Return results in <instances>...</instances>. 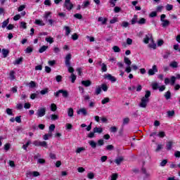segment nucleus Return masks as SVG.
Masks as SVG:
<instances>
[{
    "label": "nucleus",
    "mask_w": 180,
    "mask_h": 180,
    "mask_svg": "<svg viewBox=\"0 0 180 180\" xmlns=\"http://www.w3.org/2000/svg\"><path fill=\"white\" fill-rule=\"evenodd\" d=\"M16 77H15V71L12 70L10 72V79L13 81Z\"/></svg>",
    "instance_id": "38"
},
{
    "label": "nucleus",
    "mask_w": 180,
    "mask_h": 180,
    "mask_svg": "<svg viewBox=\"0 0 180 180\" xmlns=\"http://www.w3.org/2000/svg\"><path fill=\"white\" fill-rule=\"evenodd\" d=\"M68 115L69 116V117H72V116H74V109L72 108H69L68 110Z\"/></svg>",
    "instance_id": "26"
},
{
    "label": "nucleus",
    "mask_w": 180,
    "mask_h": 180,
    "mask_svg": "<svg viewBox=\"0 0 180 180\" xmlns=\"http://www.w3.org/2000/svg\"><path fill=\"white\" fill-rule=\"evenodd\" d=\"M63 8H65L67 11H71L74 8V4L71 3V0H65Z\"/></svg>",
    "instance_id": "4"
},
{
    "label": "nucleus",
    "mask_w": 180,
    "mask_h": 180,
    "mask_svg": "<svg viewBox=\"0 0 180 180\" xmlns=\"http://www.w3.org/2000/svg\"><path fill=\"white\" fill-rule=\"evenodd\" d=\"M47 49H49V46H42L39 50V53H44V51H46V50H47Z\"/></svg>",
    "instance_id": "34"
},
{
    "label": "nucleus",
    "mask_w": 180,
    "mask_h": 180,
    "mask_svg": "<svg viewBox=\"0 0 180 180\" xmlns=\"http://www.w3.org/2000/svg\"><path fill=\"white\" fill-rule=\"evenodd\" d=\"M46 115V108H41L37 110L36 115L37 117H43Z\"/></svg>",
    "instance_id": "7"
},
{
    "label": "nucleus",
    "mask_w": 180,
    "mask_h": 180,
    "mask_svg": "<svg viewBox=\"0 0 180 180\" xmlns=\"http://www.w3.org/2000/svg\"><path fill=\"white\" fill-rule=\"evenodd\" d=\"M89 144L91 147V148H94V149L96 148V146H98V143H96V142H95V141H93V140L89 141Z\"/></svg>",
    "instance_id": "13"
},
{
    "label": "nucleus",
    "mask_w": 180,
    "mask_h": 180,
    "mask_svg": "<svg viewBox=\"0 0 180 180\" xmlns=\"http://www.w3.org/2000/svg\"><path fill=\"white\" fill-rule=\"evenodd\" d=\"M46 41H47L48 43H50V44H51L52 43H54V39H53V37H46L45 39Z\"/></svg>",
    "instance_id": "40"
},
{
    "label": "nucleus",
    "mask_w": 180,
    "mask_h": 180,
    "mask_svg": "<svg viewBox=\"0 0 180 180\" xmlns=\"http://www.w3.org/2000/svg\"><path fill=\"white\" fill-rule=\"evenodd\" d=\"M51 120H58V115H51Z\"/></svg>",
    "instance_id": "53"
},
{
    "label": "nucleus",
    "mask_w": 180,
    "mask_h": 180,
    "mask_svg": "<svg viewBox=\"0 0 180 180\" xmlns=\"http://www.w3.org/2000/svg\"><path fill=\"white\" fill-rule=\"evenodd\" d=\"M49 65H50L51 67H53V65H55L56 64V60H49L48 62Z\"/></svg>",
    "instance_id": "64"
},
{
    "label": "nucleus",
    "mask_w": 180,
    "mask_h": 180,
    "mask_svg": "<svg viewBox=\"0 0 180 180\" xmlns=\"http://www.w3.org/2000/svg\"><path fill=\"white\" fill-rule=\"evenodd\" d=\"M167 113L168 117H173V116H175V111L174 110L167 111Z\"/></svg>",
    "instance_id": "36"
},
{
    "label": "nucleus",
    "mask_w": 180,
    "mask_h": 180,
    "mask_svg": "<svg viewBox=\"0 0 180 180\" xmlns=\"http://www.w3.org/2000/svg\"><path fill=\"white\" fill-rule=\"evenodd\" d=\"M29 86H30V88H35V86H36V82H34V81H31V82L29 83Z\"/></svg>",
    "instance_id": "54"
},
{
    "label": "nucleus",
    "mask_w": 180,
    "mask_h": 180,
    "mask_svg": "<svg viewBox=\"0 0 180 180\" xmlns=\"http://www.w3.org/2000/svg\"><path fill=\"white\" fill-rule=\"evenodd\" d=\"M154 39L153 38V34L148 33L146 35L145 38L143 39V43L145 44H148L149 41H153Z\"/></svg>",
    "instance_id": "5"
},
{
    "label": "nucleus",
    "mask_w": 180,
    "mask_h": 180,
    "mask_svg": "<svg viewBox=\"0 0 180 180\" xmlns=\"http://www.w3.org/2000/svg\"><path fill=\"white\" fill-rule=\"evenodd\" d=\"M20 27H22V29H27L26 22H21L20 25Z\"/></svg>",
    "instance_id": "63"
},
{
    "label": "nucleus",
    "mask_w": 180,
    "mask_h": 180,
    "mask_svg": "<svg viewBox=\"0 0 180 180\" xmlns=\"http://www.w3.org/2000/svg\"><path fill=\"white\" fill-rule=\"evenodd\" d=\"M104 78H107L109 81H111V82H116V77L114 76H112L110 74H107L104 75Z\"/></svg>",
    "instance_id": "8"
},
{
    "label": "nucleus",
    "mask_w": 180,
    "mask_h": 180,
    "mask_svg": "<svg viewBox=\"0 0 180 180\" xmlns=\"http://www.w3.org/2000/svg\"><path fill=\"white\" fill-rule=\"evenodd\" d=\"M55 129H56V125H54L53 124H51V126L49 127V133L54 131Z\"/></svg>",
    "instance_id": "55"
},
{
    "label": "nucleus",
    "mask_w": 180,
    "mask_h": 180,
    "mask_svg": "<svg viewBox=\"0 0 180 180\" xmlns=\"http://www.w3.org/2000/svg\"><path fill=\"white\" fill-rule=\"evenodd\" d=\"M22 61H23V58L21 57V58H19L18 59H16L13 63V64L15 65H19V64H20Z\"/></svg>",
    "instance_id": "25"
},
{
    "label": "nucleus",
    "mask_w": 180,
    "mask_h": 180,
    "mask_svg": "<svg viewBox=\"0 0 180 180\" xmlns=\"http://www.w3.org/2000/svg\"><path fill=\"white\" fill-rule=\"evenodd\" d=\"M60 51H61V49H60V48L56 46L53 48V52L55 53V54H58V53H60Z\"/></svg>",
    "instance_id": "51"
},
{
    "label": "nucleus",
    "mask_w": 180,
    "mask_h": 180,
    "mask_svg": "<svg viewBox=\"0 0 180 180\" xmlns=\"http://www.w3.org/2000/svg\"><path fill=\"white\" fill-rule=\"evenodd\" d=\"M82 85H84V86H91L92 82L90 80H83L82 81Z\"/></svg>",
    "instance_id": "10"
},
{
    "label": "nucleus",
    "mask_w": 180,
    "mask_h": 180,
    "mask_svg": "<svg viewBox=\"0 0 180 180\" xmlns=\"http://www.w3.org/2000/svg\"><path fill=\"white\" fill-rule=\"evenodd\" d=\"M165 98L168 101V99H171V91H168L165 94Z\"/></svg>",
    "instance_id": "39"
},
{
    "label": "nucleus",
    "mask_w": 180,
    "mask_h": 180,
    "mask_svg": "<svg viewBox=\"0 0 180 180\" xmlns=\"http://www.w3.org/2000/svg\"><path fill=\"white\" fill-rule=\"evenodd\" d=\"M32 144V141H28L25 144L22 146L23 150H25V151H27V147Z\"/></svg>",
    "instance_id": "29"
},
{
    "label": "nucleus",
    "mask_w": 180,
    "mask_h": 180,
    "mask_svg": "<svg viewBox=\"0 0 180 180\" xmlns=\"http://www.w3.org/2000/svg\"><path fill=\"white\" fill-rule=\"evenodd\" d=\"M156 72H158V68L155 65H153L152 68L148 71V74L150 76L155 75Z\"/></svg>",
    "instance_id": "6"
},
{
    "label": "nucleus",
    "mask_w": 180,
    "mask_h": 180,
    "mask_svg": "<svg viewBox=\"0 0 180 180\" xmlns=\"http://www.w3.org/2000/svg\"><path fill=\"white\" fill-rule=\"evenodd\" d=\"M53 137V134L51 132H49L43 136L44 140H49V139Z\"/></svg>",
    "instance_id": "20"
},
{
    "label": "nucleus",
    "mask_w": 180,
    "mask_h": 180,
    "mask_svg": "<svg viewBox=\"0 0 180 180\" xmlns=\"http://www.w3.org/2000/svg\"><path fill=\"white\" fill-rule=\"evenodd\" d=\"M162 27H167L169 26V20H165L164 21H162Z\"/></svg>",
    "instance_id": "23"
},
{
    "label": "nucleus",
    "mask_w": 180,
    "mask_h": 180,
    "mask_svg": "<svg viewBox=\"0 0 180 180\" xmlns=\"http://www.w3.org/2000/svg\"><path fill=\"white\" fill-rule=\"evenodd\" d=\"M93 131H94V133H98V134H101V133L103 131V129H102V127H96L93 129Z\"/></svg>",
    "instance_id": "12"
},
{
    "label": "nucleus",
    "mask_w": 180,
    "mask_h": 180,
    "mask_svg": "<svg viewBox=\"0 0 180 180\" xmlns=\"http://www.w3.org/2000/svg\"><path fill=\"white\" fill-rule=\"evenodd\" d=\"M32 175H33L34 176H39L40 175V173H39V172H32L27 174V176H32Z\"/></svg>",
    "instance_id": "18"
},
{
    "label": "nucleus",
    "mask_w": 180,
    "mask_h": 180,
    "mask_svg": "<svg viewBox=\"0 0 180 180\" xmlns=\"http://www.w3.org/2000/svg\"><path fill=\"white\" fill-rule=\"evenodd\" d=\"M87 137L89 139H94V137H95V131H93L91 132H90L88 135H87Z\"/></svg>",
    "instance_id": "49"
},
{
    "label": "nucleus",
    "mask_w": 180,
    "mask_h": 180,
    "mask_svg": "<svg viewBox=\"0 0 180 180\" xmlns=\"http://www.w3.org/2000/svg\"><path fill=\"white\" fill-rule=\"evenodd\" d=\"M112 50L114 53H120L121 51L120 48L118 46H114Z\"/></svg>",
    "instance_id": "37"
},
{
    "label": "nucleus",
    "mask_w": 180,
    "mask_h": 180,
    "mask_svg": "<svg viewBox=\"0 0 180 180\" xmlns=\"http://www.w3.org/2000/svg\"><path fill=\"white\" fill-rule=\"evenodd\" d=\"M101 88L103 91H104V92L108 91V86L105 84H102Z\"/></svg>",
    "instance_id": "56"
},
{
    "label": "nucleus",
    "mask_w": 180,
    "mask_h": 180,
    "mask_svg": "<svg viewBox=\"0 0 180 180\" xmlns=\"http://www.w3.org/2000/svg\"><path fill=\"white\" fill-rule=\"evenodd\" d=\"M35 25H38L39 26H44L46 25L42 20H35L34 22Z\"/></svg>",
    "instance_id": "27"
},
{
    "label": "nucleus",
    "mask_w": 180,
    "mask_h": 180,
    "mask_svg": "<svg viewBox=\"0 0 180 180\" xmlns=\"http://www.w3.org/2000/svg\"><path fill=\"white\" fill-rule=\"evenodd\" d=\"M63 29L65 30V36H70V34L71 33V28L68 26H64Z\"/></svg>",
    "instance_id": "14"
},
{
    "label": "nucleus",
    "mask_w": 180,
    "mask_h": 180,
    "mask_svg": "<svg viewBox=\"0 0 180 180\" xmlns=\"http://www.w3.org/2000/svg\"><path fill=\"white\" fill-rule=\"evenodd\" d=\"M39 147H44L45 148H47V142L40 141Z\"/></svg>",
    "instance_id": "48"
},
{
    "label": "nucleus",
    "mask_w": 180,
    "mask_h": 180,
    "mask_svg": "<svg viewBox=\"0 0 180 180\" xmlns=\"http://www.w3.org/2000/svg\"><path fill=\"white\" fill-rule=\"evenodd\" d=\"M174 9V6L172 4H167L166 6V11H172Z\"/></svg>",
    "instance_id": "45"
},
{
    "label": "nucleus",
    "mask_w": 180,
    "mask_h": 180,
    "mask_svg": "<svg viewBox=\"0 0 180 180\" xmlns=\"http://www.w3.org/2000/svg\"><path fill=\"white\" fill-rule=\"evenodd\" d=\"M2 54L4 58H6V57H8V55L9 54V51L7 49H2Z\"/></svg>",
    "instance_id": "32"
},
{
    "label": "nucleus",
    "mask_w": 180,
    "mask_h": 180,
    "mask_svg": "<svg viewBox=\"0 0 180 180\" xmlns=\"http://www.w3.org/2000/svg\"><path fill=\"white\" fill-rule=\"evenodd\" d=\"M8 25H9V18H8L7 20H4L2 22L1 27H3V29H5V27H6V26H8Z\"/></svg>",
    "instance_id": "31"
},
{
    "label": "nucleus",
    "mask_w": 180,
    "mask_h": 180,
    "mask_svg": "<svg viewBox=\"0 0 180 180\" xmlns=\"http://www.w3.org/2000/svg\"><path fill=\"white\" fill-rule=\"evenodd\" d=\"M153 89H159L160 86H158V83H153L152 84Z\"/></svg>",
    "instance_id": "58"
},
{
    "label": "nucleus",
    "mask_w": 180,
    "mask_h": 180,
    "mask_svg": "<svg viewBox=\"0 0 180 180\" xmlns=\"http://www.w3.org/2000/svg\"><path fill=\"white\" fill-rule=\"evenodd\" d=\"M37 164H40L41 165H44V164H46V160L43 158H38Z\"/></svg>",
    "instance_id": "33"
},
{
    "label": "nucleus",
    "mask_w": 180,
    "mask_h": 180,
    "mask_svg": "<svg viewBox=\"0 0 180 180\" xmlns=\"http://www.w3.org/2000/svg\"><path fill=\"white\" fill-rule=\"evenodd\" d=\"M72 40L75 41V40H78V34L75 33L72 35Z\"/></svg>",
    "instance_id": "60"
},
{
    "label": "nucleus",
    "mask_w": 180,
    "mask_h": 180,
    "mask_svg": "<svg viewBox=\"0 0 180 180\" xmlns=\"http://www.w3.org/2000/svg\"><path fill=\"white\" fill-rule=\"evenodd\" d=\"M81 113L83 116H86V115H88L86 108H80L79 110H77V115H81Z\"/></svg>",
    "instance_id": "9"
},
{
    "label": "nucleus",
    "mask_w": 180,
    "mask_h": 180,
    "mask_svg": "<svg viewBox=\"0 0 180 180\" xmlns=\"http://www.w3.org/2000/svg\"><path fill=\"white\" fill-rule=\"evenodd\" d=\"M175 81H176V77H175V76H172L171 77L170 85H175Z\"/></svg>",
    "instance_id": "46"
},
{
    "label": "nucleus",
    "mask_w": 180,
    "mask_h": 180,
    "mask_svg": "<svg viewBox=\"0 0 180 180\" xmlns=\"http://www.w3.org/2000/svg\"><path fill=\"white\" fill-rule=\"evenodd\" d=\"M123 157H120V158H117L115 160V163L117 164V165H120V164H122V162H123Z\"/></svg>",
    "instance_id": "17"
},
{
    "label": "nucleus",
    "mask_w": 180,
    "mask_h": 180,
    "mask_svg": "<svg viewBox=\"0 0 180 180\" xmlns=\"http://www.w3.org/2000/svg\"><path fill=\"white\" fill-rule=\"evenodd\" d=\"M162 44H164V40L162 39H159L158 41V47H161V46H162Z\"/></svg>",
    "instance_id": "62"
},
{
    "label": "nucleus",
    "mask_w": 180,
    "mask_h": 180,
    "mask_svg": "<svg viewBox=\"0 0 180 180\" xmlns=\"http://www.w3.org/2000/svg\"><path fill=\"white\" fill-rule=\"evenodd\" d=\"M70 78H71L72 83L74 84V82H75V79H77V76L74 75V73H72Z\"/></svg>",
    "instance_id": "50"
},
{
    "label": "nucleus",
    "mask_w": 180,
    "mask_h": 180,
    "mask_svg": "<svg viewBox=\"0 0 180 180\" xmlns=\"http://www.w3.org/2000/svg\"><path fill=\"white\" fill-rule=\"evenodd\" d=\"M51 15V12H46L44 14V19H46V20L47 21V19H49V16H50Z\"/></svg>",
    "instance_id": "57"
},
{
    "label": "nucleus",
    "mask_w": 180,
    "mask_h": 180,
    "mask_svg": "<svg viewBox=\"0 0 180 180\" xmlns=\"http://www.w3.org/2000/svg\"><path fill=\"white\" fill-rule=\"evenodd\" d=\"M72 57V55L71 53H68L66 55L65 58V65L68 68V71L70 72L71 74H73L74 69L72 67H71V58Z\"/></svg>",
    "instance_id": "2"
},
{
    "label": "nucleus",
    "mask_w": 180,
    "mask_h": 180,
    "mask_svg": "<svg viewBox=\"0 0 180 180\" xmlns=\"http://www.w3.org/2000/svg\"><path fill=\"white\" fill-rule=\"evenodd\" d=\"M33 51V48L28 46L26 49H25V53L27 54H30V53H32Z\"/></svg>",
    "instance_id": "47"
},
{
    "label": "nucleus",
    "mask_w": 180,
    "mask_h": 180,
    "mask_svg": "<svg viewBox=\"0 0 180 180\" xmlns=\"http://www.w3.org/2000/svg\"><path fill=\"white\" fill-rule=\"evenodd\" d=\"M137 15H134L133 18L131 20V25H136V23H138L139 20H137Z\"/></svg>",
    "instance_id": "21"
},
{
    "label": "nucleus",
    "mask_w": 180,
    "mask_h": 180,
    "mask_svg": "<svg viewBox=\"0 0 180 180\" xmlns=\"http://www.w3.org/2000/svg\"><path fill=\"white\" fill-rule=\"evenodd\" d=\"M146 22H147V20H146V18H142L138 20V25H146Z\"/></svg>",
    "instance_id": "24"
},
{
    "label": "nucleus",
    "mask_w": 180,
    "mask_h": 180,
    "mask_svg": "<svg viewBox=\"0 0 180 180\" xmlns=\"http://www.w3.org/2000/svg\"><path fill=\"white\" fill-rule=\"evenodd\" d=\"M101 92H102V88L101 86H98L96 88L95 94H96V95H99L101 94Z\"/></svg>",
    "instance_id": "35"
},
{
    "label": "nucleus",
    "mask_w": 180,
    "mask_h": 180,
    "mask_svg": "<svg viewBox=\"0 0 180 180\" xmlns=\"http://www.w3.org/2000/svg\"><path fill=\"white\" fill-rule=\"evenodd\" d=\"M51 112H56L57 110V105L55 103L51 105Z\"/></svg>",
    "instance_id": "41"
},
{
    "label": "nucleus",
    "mask_w": 180,
    "mask_h": 180,
    "mask_svg": "<svg viewBox=\"0 0 180 180\" xmlns=\"http://www.w3.org/2000/svg\"><path fill=\"white\" fill-rule=\"evenodd\" d=\"M87 178H89V179H94V178H95V174H94V172L88 173Z\"/></svg>",
    "instance_id": "43"
},
{
    "label": "nucleus",
    "mask_w": 180,
    "mask_h": 180,
    "mask_svg": "<svg viewBox=\"0 0 180 180\" xmlns=\"http://www.w3.org/2000/svg\"><path fill=\"white\" fill-rule=\"evenodd\" d=\"M167 150H169L171 148H172V141L167 142L166 145Z\"/></svg>",
    "instance_id": "42"
},
{
    "label": "nucleus",
    "mask_w": 180,
    "mask_h": 180,
    "mask_svg": "<svg viewBox=\"0 0 180 180\" xmlns=\"http://www.w3.org/2000/svg\"><path fill=\"white\" fill-rule=\"evenodd\" d=\"M60 94H62V96H63V98H68V91L63 89H60L58 91L55 92L54 96H56V98H58Z\"/></svg>",
    "instance_id": "3"
},
{
    "label": "nucleus",
    "mask_w": 180,
    "mask_h": 180,
    "mask_svg": "<svg viewBox=\"0 0 180 180\" xmlns=\"http://www.w3.org/2000/svg\"><path fill=\"white\" fill-rule=\"evenodd\" d=\"M91 5V2L89 1L86 0L83 2L82 6L83 9H85V8H88Z\"/></svg>",
    "instance_id": "15"
},
{
    "label": "nucleus",
    "mask_w": 180,
    "mask_h": 180,
    "mask_svg": "<svg viewBox=\"0 0 180 180\" xmlns=\"http://www.w3.org/2000/svg\"><path fill=\"white\" fill-rule=\"evenodd\" d=\"M117 176H118V175L117 173L112 174V175L111 176V180H117Z\"/></svg>",
    "instance_id": "59"
},
{
    "label": "nucleus",
    "mask_w": 180,
    "mask_h": 180,
    "mask_svg": "<svg viewBox=\"0 0 180 180\" xmlns=\"http://www.w3.org/2000/svg\"><path fill=\"white\" fill-rule=\"evenodd\" d=\"M110 102V98H109L108 97L104 98L101 101L102 105H105V103H109Z\"/></svg>",
    "instance_id": "28"
},
{
    "label": "nucleus",
    "mask_w": 180,
    "mask_h": 180,
    "mask_svg": "<svg viewBox=\"0 0 180 180\" xmlns=\"http://www.w3.org/2000/svg\"><path fill=\"white\" fill-rule=\"evenodd\" d=\"M151 44H149L148 46L150 49H153V50H155L157 49V44L153 41H150Z\"/></svg>",
    "instance_id": "22"
},
{
    "label": "nucleus",
    "mask_w": 180,
    "mask_h": 180,
    "mask_svg": "<svg viewBox=\"0 0 180 180\" xmlns=\"http://www.w3.org/2000/svg\"><path fill=\"white\" fill-rule=\"evenodd\" d=\"M98 22H101V25H106L108 22V18H103V17H99L98 19Z\"/></svg>",
    "instance_id": "16"
},
{
    "label": "nucleus",
    "mask_w": 180,
    "mask_h": 180,
    "mask_svg": "<svg viewBox=\"0 0 180 180\" xmlns=\"http://www.w3.org/2000/svg\"><path fill=\"white\" fill-rule=\"evenodd\" d=\"M150 96H151V91H146L145 96H143L141 99V103H139L140 108H147V103L150 102V98H149Z\"/></svg>",
    "instance_id": "1"
},
{
    "label": "nucleus",
    "mask_w": 180,
    "mask_h": 180,
    "mask_svg": "<svg viewBox=\"0 0 180 180\" xmlns=\"http://www.w3.org/2000/svg\"><path fill=\"white\" fill-rule=\"evenodd\" d=\"M130 122V119L129 117H126L123 119L122 124L124 126L126 124H129V122Z\"/></svg>",
    "instance_id": "44"
},
{
    "label": "nucleus",
    "mask_w": 180,
    "mask_h": 180,
    "mask_svg": "<svg viewBox=\"0 0 180 180\" xmlns=\"http://www.w3.org/2000/svg\"><path fill=\"white\" fill-rule=\"evenodd\" d=\"M74 18H75L76 19H82V15L79 13H76L74 15Z\"/></svg>",
    "instance_id": "61"
},
{
    "label": "nucleus",
    "mask_w": 180,
    "mask_h": 180,
    "mask_svg": "<svg viewBox=\"0 0 180 180\" xmlns=\"http://www.w3.org/2000/svg\"><path fill=\"white\" fill-rule=\"evenodd\" d=\"M178 62L173 60L169 63V67H171V68H178Z\"/></svg>",
    "instance_id": "11"
},
{
    "label": "nucleus",
    "mask_w": 180,
    "mask_h": 180,
    "mask_svg": "<svg viewBox=\"0 0 180 180\" xmlns=\"http://www.w3.org/2000/svg\"><path fill=\"white\" fill-rule=\"evenodd\" d=\"M101 71L102 72H106L108 71V66L105 63L101 65Z\"/></svg>",
    "instance_id": "30"
},
{
    "label": "nucleus",
    "mask_w": 180,
    "mask_h": 180,
    "mask_svg": "<svg viewBox=\"0 0 180 180\" xmlns=\"http://www.w3.org/2000/svg\"><path fill=\"white\" fill-rule=\"evenodd\" d=\"M115 146H113V145H108L106 146V150H108V151H112V150H114Z\"/></svg>",
    "instance_id": "52"
},
{
    "label": "nucleus",
    "mask_w": 180,
    "mask_h": 180,
    "mask_svg": "<svg viewBox=\"0 0 180 180\" xmlns=\"http://www.w3.org/2000/svg\"><path fill=\"white\" fill-rule=\"evenodd\" d=\"M124 63L127 64V67L131 65V60H130V59L127 57L124 58Z\"/></svg>",
    "instance_id": "19"
}]
</instances>
